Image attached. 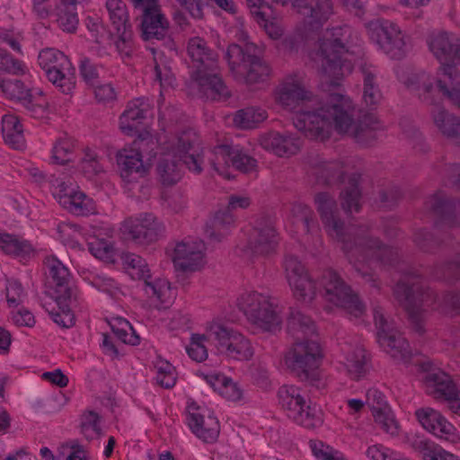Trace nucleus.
<instances>
[{
  "label": "nucleus",
  "instance_id": "5fc2aeb1",
  "mask_svg": "<svg viewBox=\"0 0 460 460\" xmlns=\"http://www.w3.org/2000/svg\"><path fill=\"white\" fill-rule=\"evenodd\" d=\"M5 297L9 308H17L20 305L24 303L27 293L20 281L13 279H7Z\"/></svg>",
  "mask_w": 460,
  "mask_h": 460
},
{
  "label": "nucleus",
  "instance_id": "bb28decb",
  "mask_svg": "<svg viewBox=\"0 0 460 460\" xmlns=\"http://www.w3.org/2000/svg\"><path fill=\"white\" fill-rule=\"evenodd\" d=\"M153 105L149 99L145 97L136 98L127 104L123 113L119 117V129L128 136H133L138 132L139 125L152 115Z\"/></svg>",
  "mask_w": 460,
  "mask_h": 460
},
{
  "label": "nucleus",
  "instance_id": "603ef678",
  "mask_svg": "<svg viewBox=\"0 0 460 460\" xmlns=\"http://www.w3.org/2000/svg\"><path fill=\"white\" fill-rule=\"evenodd\" d=\"M115 336L125 344L137 345L139 344L140 338L131 326L130 323L123 318H116L111 323Z\"/></svg>",
  "mask_w": 460,
  "mask_h": 460
},
{
  "label": "nucleus",
  "instance_id": "a211bd4d",
  "mask_svg": "<svg viewBox=\"0 0 460 460\" xmlns=\"http://www.w3.org/2000/svg\"><path fill=\"white\" fill-rule=\"evenodd\" d=\"M394 294L416 323L421 319L424 306L429 305V300L432 298V293L423 290L420 279L416 275H404L396 284Z\"/></svg>",
  "mask_w": 460,
  "mask_h": 460
},
{
  "label": "nucleus",
  "instance_id": "c85d7f7f",
  "mask_svg": "<svg viewBox=\"0 0 460 460\" xmlns=\"http://www.w3.org/2000/svg\"><path fill=\"white\" fill-rule=\"evenodd\" d=\"M44 263L49 277L56 285V302L60 303L61 300H70L73 298L74 291L69 286L70 273L68 269L55 256H48Z\"/></svg>",
  "mask_w": 460,
  "mask_h": 460
},
{
  "label": "nucleus",
  "instance_id": "a18cd8bd",
  "mask_svg": "<svg viewBox=\"0 0 460 460\" xmlns=\"http://www.w3.org/2000/svg\"><path fill=\"white\" fill-rule=\"evenodd\" d=\"M75 142L67 137H62L56 140L51 149V160L57 164H66L74 160Z\"/></svg>",
  "mask_w": 460,
  "mask_h": 460
},
{
  "label": "nucleus",
  "instance_id": "e2e57ef3",
  "mask_svg": "<svg viewBox=\"0 0 460 460\" xmlns=\"http://www.w3.org/2000/svg\"><path fill=\"white\" fill-rule=\"evenodd\" d=\"M310 447L317 460H347L343 454L321 441H310Z\"/></svg>",
  "mask_w": 460,
  "mask_h": 460
},
{
  "label": "nucleus",
  "instance_id": "6e6552de",
  "mask_svg": "<svg viewBox=\"0 0 460 460\" xmlns=\"http://www.w3.org/2000/svg\"><path fill=\"white\" fill-rule=\"evenodd\" d=\"M323 351L316 341H296L285 355V364L300 381L319 386L322 381L320 367Z\"/></svg>",
  "mask_w": 460,
  "mask_h": 460
},
{
  "label": "nucleus",
  "instance_id": "a19ab883",
  "mask_svg": "<svg viewBox=\"0 0 460 460\" xmlns=\"http://www.w3.org/2000/svg\"><path fill=\"white\" fill-rule=\"evenodd\" d=\"M105 8L115 31L130 28L128 10L123 0H107Z\"/></svg>",
  "mask_w": 460,
  "mask_h": 460
},
{
  "label": "nucleus",
  "instance_id": "7ed1b4c3",
  "mask_svg": "<svg viewBox=\"0 0 460 460\" xmlns=\"http://www.w3.org/2000/svg\"><path fill=\"white\" fill-rule=\"evenodd\" d=\"M351 43L350 27H334L323 32L318 42V50L310 54V58L327 84L336 85L352 71L354 54L350 50Z\"/></svg>",
  "mask_w": 460,
  "mask_h": 460
},
{
  "label": "nucleus",
  "instance_id": "412c9836",
  "mask_svg": "<svg viewBox=\"0 0 460 460\" xmlns=\"http://www.w3.org/2000/svg\"><path fill=\"white\" fill-rule=\"evenodd\" d=\"M279 243V234L273 222L268 217L259 218L250 230L243 252L250 256L267 255Z\"/></svg>",
  "mask_w": 460,
  "mask_h": 460
},
{
  "label": "nucleus",
  "instance_id": "09e8293b",
  "mask_svg": "<svg viewBox=\"0 0 460 460\" xmlns=\"http://www.w3.org/2000/svg\"><path fill=\"white\" fill-rule=\"evenodd\" d=\"M154 55V75L155 80L159 83L162 88L172 86L174 82V76L171 71V67L167 63V59L163 53H156L152 49Z\"/></svg>",
  "mask_w": 460,
  "mask_h": 460
},
{
  "label": "nucleus",
  "instance_id": "864d4df0",
  "mask_svg": "<svg viewBox=\"0 0 460 460\" xmlns=\"http://www.w3.org/2000/svg\"><path fill=\"white\" fill-rule=\"evenodd\" d=\"M116 33L118 35L114 41L116 49L122 60L126 61V59L131 58L136 51L132 31L128 28L124 31H118Z\"/></svg>",
  "mask_w": 460,
  "mask_h": 460
},
{
  "label": "nucleus",
  "instance_id": "0e129e2a",
  "mask_svg": "<svg viewBox=\"0 0 460 460\" xmlns=\"http://www.w3.org/2000/svg\"><path fill=\"white\" fill-rule=\"evenodd\" d=\"M231 165L243 172H251L255 171L257 161L243 153L238 147H234V153L232 154Z\"/></svg>",
  "mask_w": 460,
  "mask_h": 460
},
{
  "label": "nucleus",
  "instance_id": "8fccbe9b",
  "mask_svg": "<svg viewBox=\"0 0 460 460\" xmlns=\"http://www.w3.org/2000/svg\"><path fill=\"white\" fill-rule=\"evenodd\" d=\"M205 332H207L205 330ZM210 340L207 332L192 333L189 344L185 347L188 356L196 362H203L208 357L206 342Z\"/></svg>",
  "mask_w": 460,
  "mask_h": 460
},
{
  "label": "nucleus",
  "instance_id": "b1692460",
  "mask_svg": "<svg viewBox=\"0 0 460 460\" xmlns=\"http://www.w3.org/2000/svg\"><path fill=\"white\" fill-rule=\"evenodd\" d=\"M186 420L192 432L203 441L211 443L217 438L220 430L217 419L194 402L188 405Z\"/></svg>",
  "mask_w": 460,
  "mask_h": 460
},
{
  "label": "nucleus",
  "instance_id": "20e7f679",
  "mask_svg": "<svg viewBox=\"0 0 460 460\" xmlns=\"http://www.w3.org/2000/svg\"><path fill=\"white\" fill-rule=\"evenodd\" d=\"M397 79L422 102L435 105L436 88L453 105L460 109V74L451 65L441 66L434 76L429 72L410 66H399Z\"/></svg>",
  "mask_w": 460,
  "mask_h": 460
},
{
  "label": "nucleus",
  "instance_id": "dca6fc26",
  "mask_svg": "<svg viewBox=\"0 0 460 460\" xmlns=\"http://www.w3.org/2000/svg\"><path fill=\"white\" fill-rule=\"evenodd\" d=\"M39 65L45 70L49 82L63 93L69 94L75 87V68L69 58L56 49H46L40 52Z\"/></svg>",
  "mask_w": 460,
  "mask_h": 460
},
{
  "label": "nucleus",
  "instance_id": "052dcab7",
  "mask_svg": "<svg viewBox=\"0 0 460 460\" xmlns=\"http://www.w3.org/2000/svg\"><path fill=\"white\" fill-rule=\"evenodd\" d=\"M81 169L84 174L92 178L103 171L97 154L92 149H85L84 157L81 160Z\"/></svg>",
  "mask_w": 460,
  "mask_h": 460
},
{
  "label": "nucleus",
  "instance_id": "4468645a",
  "mask_svg": "<svg viewBox=\"0 0 460 460\" xmlns=\"http://www.w3.org/2000/svg\"><path fill=\"white\" fill-rule=\"evenodd\" d=\"M320 285L326 302L343 308L355 318H359L365 314L366 306L358 295L333 270H326L323 272Z\"/></svg>",
  "mask_w": 460,
  "mask_h": 460
},
{
  "label": "nucleus",
  "instance_id": "aec40b11",
  "mask_svg": "<svg viewBox=\"0 0 460 460\" xmlns=\"http://www.w3.org/2000/svg\"><path fill=\"white\" fill-rule=\"evenodd\" d=\"M164 226L156 217L150 213L139 214L125 219L120 226L121 233L138 243L155 242L163 234Z\"/></svg>",
  "mask_w": 460,
  "mask_h": 460
},
{
  "label": "nucleus",
  "instance_id": "f257e3e1",
  "mask_svg": "<svg viewBox=\"0 0 460 460\" xmlns=\"http://www.w3.org/2000/svg\"><path fill=\"white\" fill-rule=\"evenodd\" d=\"M274 97L278 104L294 113L295 128L314 140L323 142L335 131L369 146L383 129L374 114L356 119L357 108L349 96L332 93L320 99L305 87L298 75L287 76L275 89Z\"/></svg>",
  "mask_w": 460,
  "mask_h": 460
},
{
  "label": "nucleus",
  "instance_id": "bf43d9fd",
  "mask_svg": "<svg viewBox=\"0 0 460 460\" xmlns=\"http://www.w3.org/2000/svg\"><path fill=\"white\" fill-rule=\"evenodd\" d=\"M415 447L420 450L428 451L425 454V460H460L456 456L443 448L433 447V445L426 439L416 441Z\"/></svg>",
  "mask_w": 460,
  "mask_h": 460
},
{
  "label": "nucleus",
  "instance_id": "79ce46f5",
  "mask_svg": "<svg viewBox=\"0 0 460 460\" xmlns=\"http://www.w3.org/2000/svg\"><path fill=\"white\" fill-rule=\"evenodd\" d=\"M234 150V147L233 146L221 145L209 152L208 161L210 164L215 172L225 178H230L227 168L231 165Z\"/></svg>",
  "mask_w": 460,
  "mask_h": 460
},
{
  "label": "nucleus",
  "instance_id": "393cba45",
  "mask_svg": "<svg viewBox=\"0 0 460 460\" xmlns=\"http://www.w3.org/2000/svg\"><path fill=\"white\" fill-rule=\"evenodd\" d=\"M429 51L441 66L460 61V38L447 31L432 32L427 39Z\"/></svg>",
  "mask_w": 460,
  "mask_h": 460
},
{
  "label": "nucleus",
  "instance_id": "473e14b6",
  "mask_svg": "<svg viewBox=\"0 0 460 460\" xmlns=\"http://www.w3.org/2000/svg\"><path fill=\"white\" fill-rule=\"evenodd\" d=\"M0 252L20 261H27L35 255V248L23 237L0 231Z\"/></svg>",
  "mask_w": 460,
  "mask_h": 460
},
{
  "label": "nucleus",
  "instance_id": "6ab92c4d",
  "mask_svg": "<svg viewBox=\"0 0 460 460\" xmlns=\"http://www.w3.org/2000/svg\"><path fill=\"white\" fill-rule=\"evenodd\" d=\"M283 267L294 296L303 303H311L316 296L317 286L305 265L296 256L287 255Z\"/></svg>",
  "mask_w": 460,
  "mask_h": 460
},
{
  "label": "nucleus",
  "instance_id": "774afa93",
  "mask_svg": "<svg viewBox=\"0 0 460 460\" xmlns=\"http://www.w3.org/2000/svg\"><path fill=\"white\" fill-rule=\"evenodd\" d=\"M156 368V382L163 387H172L176 382L174 367L169 362L164 361L160 362Z\"/></svg>",
  "mask_w": 460,
  "mask_h": 460
},
{
  "label": "nucleus",
  "instance_id": "5701e85b",
  "mask_svg": "<svg viewBox=\"0 0 460 460\" xmlns=\"http://www.w3.org/2000/svg\"><path fill=\"white\" fill-rule=\"evenodd\" d=\"M426 384L429 394L447 401L448 408L460 416V391L447 373L440 370L429 373Z\"/></svg>",
  "mask_w": 460,
  "mask_h": 460
},
{
  "label": "nucleus",
  "instance_id": "9b49d317",
  "mask_svg": "<svg viewBox=\"0 0 460 460\" xmlns=\"http://www.w3.org/2000/svg\"><path fill=\"white\" fill-rule=\"evenodd\" d=\"M364 26L369 40L389 58L400 60L407 55L410 37L398 24L385 19H375Z\"/></svg>",
  "mask_w": 460,
  "mask_h": 460
},
{
  "label": "nucleus",
  "instance_id": "6e6d98bb",
  "mask_svg": "<svg viewBox=\"0 0 460 460\" xmlns=\"http://www.w3.org/2000/svg\"><path fill=\"white\" fill-rule=\"evenodd\" d=\"M87 245L89 252L97 259L110 261L113 257V245L107 239L93 236L88 240Z\"/></svg>",
  "mask_w": 460,
  "mask_h": 460
},
{
  "label": "nucleus",
  "instance_id": "c03bdc74",
  "mask_svg": "<svg viewBox=\"0 0 460 460\" xmlns=\"http://www.w3.org/2000/svg\"><path fill=\"white\" fill-rule=\"evenodd\" d=\"M266 119L265 110L258 107H247L235 113L234 122L241 128H252Z\"/></svg>",
  "mask_w": 460,
  "mask_h": 460
},
{
  "label": "nucleus",
  "instance_id": "338daca9",
  "mask_svg": "<svg viewBox=\"0 0 460 460\" xmlns=\"http://www.w3.org/2000/svg\"><path fill=\"white\" fill-rule=\"evenodd\" d=\"M89 281L93 287L110 296H116L119 291L118 283L113 279L103 274H93Z\"/></svg>",
  "mask_w": 460,
  "mask_h": 460
},
{
  "label": "nucleus",
  "instance_id": "3c124183",
  "mask_svg": "<svg viewBox=\"0 0 460 460\" xmlns=\"http://www.w3.org/2000/svg\"><path fill=\"white\" fill-rule=\"evenodd\" d=\"M288 329L297 339H299V333L308 335L315 331L312 319L299 311L291 314L288 322Z\"/></svg>",
  "mask_w": 460,
  "mask_h": 460
},
{
  "label": "nucleus",
  "instance_id": "c9c22d12",
  "mask_svg": "<svg viewBox=\"0 0 460 460\" xmlns=\"http://www.w3.org/2000/svg\"><path fill=\"white\" fill-rule=\"evenodd\" d=\"M426 206L440 215L443 224L450 227L460 226V202L454 204L449 202L446 199L444 193L439 191L429 198Z\"/></svg>",
  "mask_w": 460,
  "mask_h": 460
},
{
  "label": "nucleus",
  "instance_id": "f704fd0d",
  "mask_svg": "<svg viewBox=\"0 0 460 460\" xmlns=\"http://www.w3.org/2000/svg\"><path fill=\"white\" fill-rule=\"evenodd\" d=\"M235 226V217L226 208L217 210L206 225L205 233L214 242L226 238Z\"/></svg>",
  "mask_w": 460,
  "mask_h": 460
},
{
  "label": "nucleus",
  "instance_id": "a878e982",
  "mask_svg": "<svg viewBox=\"0 0 460 460\" xmlns=\"http://www.w3.org/2000/svg\"><path fill=\"white\" fill-rule=\"evenodd\" d=\"M259 142L263 149L279 157L295 155L302 146L301 138L290 132L270 131L261 136Z\"/></svg>",
  "mask_w": 460,
  "mask_h": 460
},
{
  "label": "nucleus",
  "instance_id": "13d9d810",
  "mask_svg": "<svg viewBox=\"0 0 460 460\" xmlns=\"http://www.w3.org/2000/svg\"><path fill=\"white\" fill-rule=\"evenodd\" d=\"M373 417L384 431L394 436L398 434V423L389 407L374 411Z\"/></svg>",
  "mask_w": 460,
  "mask_h": 460
},
{
  "label": "nucleus",
  "instance_id": "4d7b16f0",
  "mask_svg": "<svg viewBox=\"0 0 460 460\" xmlns=\"http://www.w3.org/2000/svg\"><path fill=\"white\" fill-rule=\"evenodd\" d=\"M72 303V298L70 300H61L60 303L57 302L59 311L49 313L51 319L61 327L69 328L75 323V316L70 308Z\"/></svg>",
  "mask_w": 460,
  "mask_h": 460
},
{
  "label": "nucleus",
  "instance_id": "69168bd1",
  "mask_svg": "<svg viewBox=\"0 0 460 460\" xmlns=\"http://www.w3.org/2000/svg\"><path fill=\"white\" fill-rule=\"evenodd\" d=\"M366 454L371 460H406L400 453L380 444L369 447Z\"/></svg>",
  "mask_w": 460,
  "mask_h": 460
},
{
  "label": "nucleus",
  "instance_id": "680f3d73",
  "mask_svg": "<svg viewBox=\"0 0 460 460\" xmlns=\"http://www.w3.org/2000/svg\"><path fill=\"white\" fill-rule=\"evenodd\" d=\"M57 16L58 25L64 31H75L78 24L76 10L68 9L66 6H58Z\"/></svg>",
  "mask_w": 460,
  "mask_h": 460
},
{
  "label": "nucleus",
  "instance_id": "4c0bfd02",
  "mask_svg": "<svg viewBox=\"0 0 460 460\" xmlns=\"http://www.w3.org/2000/svg\"><path fill=\"white\" fill-rule=\"evenodd\" d=\"M144 290L157 305L167 306L175 296L170 282L164 279H147L144 283Z\"/></svg>",
  "mask_w": 460,
  "mask_h": 460
},
{
  "label": "nucleus",
  "instance_id": "58836bf2",
  "mask_svg": "<svg viewBox=\"0 0 460 460\" xmlns=\"http://www.w3.org/2000/svg\"><path fill=\"white\" fill-rule=\"evenodd\" d=\"M2 134L7 145L14 149H22L25 140L22 126L18 118L13 114H5L2 117Z\"/></svg>",
  "mask_w": 460,
  "mask_h": 460
},
{
  "label": "nucleus",
  "instance_id": "cd10ccee",
  "mask_svg": "<svg viewBox=\"0 0 460 460\" xmlns=\"http://www.w3.org/2000/svg\"><path fill=\"white\" fill-rule=\"evenodd\" d=\"M340 363L345 367L348 376L359 380L368 369V358L365 349L358 344L345 342L341 347Z\"/></svg>",
  "mask_w": 460,
  "mask_h": 460
},
{
  "label": "nucleus",
  "instance_id": "7c9ffc66",
  "mask_svg": "<svg viewBox=\"0 0 460 460\" xmlns=\"http://www.w3.org/2000/svg\"><path fill=\"white\" fill-rule=\"evenodd\" d=\"M60 193L58 196L59 204L76 216H87L95 212L93 200L84 192L67 190L65 183L59 185Z\"/></svg>",
  "mask_w": 460,
  "mask_h": 460
},
{
  "label": "nucleus",
  "instance_id": "de8ad7c7",
  "mask_svg": "<svg viewBox=\"0 0 460 460\" xmlns=\"http://www.w3.org/2000/svg\"><path fill=\"white\" fill-rule=\"evenodd\" d=\"M80 431L88 440L94 439L102 434V417L94 411L87 410L80 418Z\"/></svg>",
  "mask_w": 460,
  "mask_h": 460
},
{
  "label": "nucleus",
  "instance_id": "ddd939ff",
  "mask_svg": "<svg viewBox=\"0 0 460 460\" xmlns=\"http://www.w3.org/2000/svg\"><path fill=\"white\" fill-rule=\"evenodd\" d=\"M206 331L217 353L234 360H250L254 355L251 341L240 332L224 323L211 322Z\"/></svg>",
  "mask_w": 460,
  "mask_h": 460
},
{
  "label": "nucleus",
  "instance_id": "1a4fd4ad",
  "mask_svg": "<svg viewBox=\"0 0 460 460\" xmlns=\"http://www.w3.org/2000/svg\"><path fill=\"white\" fill-rule=\"evenodd\" d=\"M237 306L255 328L270 332L280 330L283 319L270 296L255 290L245 291L238 297Z\"/></svg>",
  "mask_w": 460,
  "mask_h": 460
},
{
  "label": "nucleus",
  "instance_id": "2f4dec72",
  "mask_svg": "<svg viewBox=\"0 0 460 460\" xmlns=\"http://www.w3.org/2000/svg\"><path fill=\"white\" fill-rule=\"evenodd\" d=\"M0 91L7 98L20 102L32 116L43 111L42 105L33 102L31 89L18 79L0 80Z\"/></svg>",
  "mask_w": 460,
  "mask_h": 460
},
{
  "label": "nucleus",
  "instance_id": "0eeeda50",
  "mask_svg": "<svg viewBox=\"0 0 460 460\" xmlns=\"http://www.w3.org/2000/svg\"><path fill=\"white\" fill-rule=\"evenodd\" d=\"M354 157H340L333 160L317 158L311 164L312 174L324 184L345 182L348 185L341 192L342 208L348 213L358 212L361 207V191L358 188L360 172Z\"/></svg>",
  "mask_w": 460,
  "mask_h": 460
},
{
  "label": "nucleus",
  "instance_id": "49530a36",
  "mask_svg": "<svg viewBox=\"0 0 460 460\" xmlns=\"http://www.w3.org/2000/svg\"><path fill=\"white\" fill-rule=\"evenodd\" d=\"M291 221L298 231L305 233H310L315 226L314 212L308 206L301 203L293 205Z\"/></svg>",
  "mask_w": 460,
  "mask_h": 460
},
{
  "label": "nucleus",
  "instance_id": "39448f33",
  "mask_svg": "<svg viewBox=\"0 0 460 460\" xmlns=\"http://www.w3.org/2000/svg\"><path fill=\"white\" fill-rule=\"evenodd\" d=\"M187 53L192 66L190 88L199 97L212 101L226 100L230 92L218 73V58L207 41L200 37H192L187 44Z\"/></svg>",
  "mask_w": 460,
  "mask_h": 460
},
{
  "label": "nucleus",
  "instance_id": "72a5a7b5",
  "mask_svg": "<svg viewBox=\"0 0 460 460\" xmlns=\"http://www.w3.org/2000/svg\"><path fill=\"white\" fill-rule=\"evenodd\" d=\"M143 38L146 40L164 38L168 31L169 22L161 12L159 5L146 7L142 19Z\"/></svg>",
  "mask_w": 460,
  "mask_h": 460
},
{
  "label": "nucleus",
  "instance_id": "4be33fe9",
  "mask_svg": "<svg viewBox=\"0 0 460 460\" xmlns=\"http://www.w3.org/2000/svg\"><path fill=\"white\" fill-rule=\"evenodd\" d=\"M206 245L198 238L188 237L178 242L172 259L174 265L184 271H196L205 265Z\"/></svg>",
  "mask_w": 460,
  "mask_h": 460
},
{
  "label": "nucleus",
  "instance_id": "f3484780",
  "mask_svg": "<svg viewBox=\"0 0 460 460\" xmlns=\"http://www.w3.org/2000/svg\"><path fill=\"white\" fill-rule=\"evenodd\" d=\"M373 316L377 329V342L382 349L394 360L403 364L409 363L411 358L410 345L394 323L385 317L383 309L379 306L373 309Z\"/></svg>",
  "mask_w": 460,
  "mask_h": 460
},
{
  "label": "nucleus",
  "instance_id": "ea45409f",
  "mask_svg": "<svg viewBox=\"0 0 460 460\" xmlns=\"http://www.w3.org/2000/svg\"><path fill=\"white\" fill-rule=\"evenodd\" d=\"M363 75V100L366 105L375 108L381 103L382 93L376 82V71L371 66H364L361 68Z\"/></svg>",
  "mask_w": 460,
  "mask_h": 460
},
{
  "label": "nucleus",
  "instance_id": "423d86ee",
  "mask_svg": "<svg viewBox=\"0 0 460 460\" xmlns=\"http://www.w3.org/2000/svg\"><path fill=\"white\" fill-rule=\"evenodd\" d=\"M204 150L199 146V139L196 132L187 129L176 138L172 148L162 154L158 164L157 173L164 185H172L181 178L182 162L186 167L194 173H200L204 164Z\"/></svg>",
  "mask_w": 460,
  "mask_h": 460
},
{
  "label": "nucleus",
  "instance_id": "c756f323",
  "mask_svg": "<svg viewBox=\"0 0 460 460\" xmlns=\"http://www.w3.org/2000/svg\"><path fill=\"white\" fill-rule=\"evenodd\" d=\"M420 425L435 436L448 439L456 430L455 427L442 414L429 407L420 408L415 411Z\"/></svg>",
  "mask_w": 460,
  "mask_h": 460
},
{
  "label": "nucleus",
  "instance_id": "9d476101",
  "mask_svg": "<svg viewBox=\"0 0 460 460\" xmlns=\"http://www.w3.org/2000/svg\"><path fill=\"white\" fill-rule=\"evenodd\" d=\"M156 146V140L148 132L145 131L117 154V163L120 177L128 182L143 177L152 164L153 151Z\"/></svg>",
  "mask_w": 460,
  "mask_h": 460
},
{
  "label": "nucleus",
  "instance_id": "37998d69",
  "mask_svg": "<svg viewBox=\"0 0 460 460\" xmlns=\"http://www.w3.org/2000/svg\"><path fill=\"white\" fill-rule=\"evenodd\" d=\"M127 273L134 279H142L144 283L151 279L146 261L137 254L127 252L121 257Z\"/></svg>",
  "mask_w": 460,
  "mask_h": 460
},
{
  "label": "nucleus",
  "instance_id": "e433bc0d",
  "mask_svg": "<svg viewBox=\"0 0 460 460\" xmlns=\"http://www.w3.org/2000/svg\"><path fill=\"white\" fill-rule=\"evenodd\" d=\"M430 117L436 129L447 138L460 137V118L449 112L444 107L435 106L430 111Z\"/></svg>",
  "mask_w": 460,
  "mask_h": 460
},
{
  "label": "nucleus",
  "instance_id": "2eb2a0df",
  "mask_svg": "<svg viewBox=\"0 0 460 460\" xmlns=\"http://www.w3.org/2000/svg\"><path fill=\"white\" fill-rule=\"evenodd\" d=\"M279 402L287 417L295 423L313 429L322 425V412L306 403L301 391L295 385H282L278 391Z\"/></svg>",
  "mask_w": 460,
  "mask_h": 460
},
{
  "label": "nucleus",
  "instance_id": "f8f14e48",
  "mask_svg": "<svg viewBox=\"0 0 460 460\" xmlns=\"http://www.w3.org/2000/svg\"><path fill=\"white\" fill-rule=\"evenodd\" d=\"M252 44L247 42L245 50L237 44L227 48L226 58L234 77L246 84L264 81L270 74V66L255 53Z\"/></svg>",
  "mask_w": 460,
  "mask_h": 460
},
{
  "label": "nucleus",
  "instance_id": "f03ea898",
  "mask_svg": "<svg viewBox=\"0 0 460 460\" xmlns=\"http://www.w3.org/2000/svg\"><path fill=\"white\" fill-rule=\"evenodd\" d=\"M314 204L327 233L342 243L341 248L349 263L362 277H371L373 265H392L396 260L397 252L373 239L367 228H349L345 232L336 200L330 193H317Z\"/></svg>",
  "mask_w": 460,
  "mask_h": 460
}]
</instances>
